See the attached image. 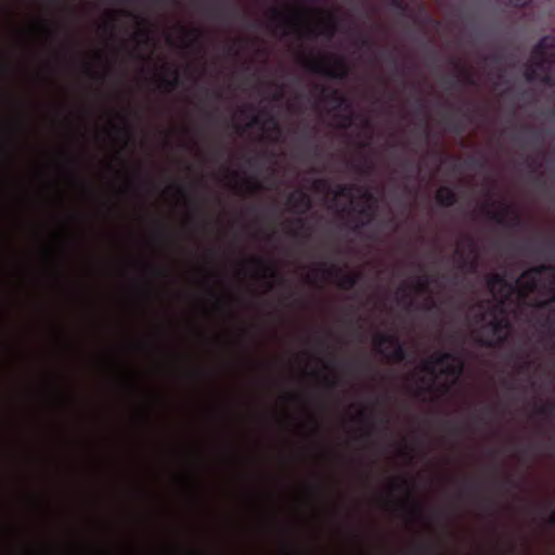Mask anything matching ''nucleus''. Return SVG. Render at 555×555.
Wrapping results in <instances>:
<instances>
[{"mask_svg":"<svg viewBox=\"0 0 555 555\" xmlns=\"http://www.w3.org/2000/svg\"><path fill=\"white\" fill-rule=\"evenodd\" d=\"M489 287L494 299L501 306H504L505 298L514 295L524 297L533 288H537L539 293L547 294V298L535 302L537 305H544L555 299V269L530 270L526 272L517 280L516 291L501 278L492 279ZM503 309L501 307V310Z\"/></svg>","mask_w":555,"mask_h":555,"instance_id":"1","label":"nucleus"},{"mask_svg":"<svg viewBox=\"0 0 555 555\" xmlns=\"http://www.w3.org/2000/svg\"><path fill=\"white\" fill-rule=\"evenodd\" d=\"M292 26L299 33L312 35H325L335 25L331 12L320 9L298 7L291 15Z\"/></svg>","mask_w":555,"mask_h":555,"instance_id":"2","label":"nucleus"},{"mask_svg":"<svg viewBox=\"0 0 555 555\" xmlns=\"http://www.w3.org/2000/svg\"><path fill=\"white\" fill-rule=\"evenodd\" d=\"M516 4L521 3L524 0H514Z\"/></svg>","mask_w":555,"mask_h":555,"instance_id":"10","label":"nucleus"},{"mask_svg":"<svg viewBox=\"0 0 555 555\" xmlns=\"http://www.w3.org/2000/svg\"><path fill=\"white\" fill-rule=\"evenodd\" d=\"M553 47V41L548 38L543 39L534 49L530 73L527 74L528 79L541 78L551 80L546 72L551 70L555 65L550 61L552 53L548 51Z\"/></svg>","mask_w":555,"mask_h":555,"instance_id":"4","label":"nucleus"},{"mask_svg":"<svg viewBox=\"0 0 555 555\" xmlns=\"http://www.w3.org/2000/svg\"><path fill=\"white\" fill-rule=\"evenodd\" d=\"M315 70L332 77H340L346 73V65L340 59H324L315 65Z\"/></svg>","mask_w":555,"mask_h":555,"instance_id":"5","label":"nucleus"},{"mask_svg":"<svg viewBox=\"0 0 555 555\" xmlns=\"http://www.w3.org/2000/svg\"><path fill=\"white\" fill-rule=\"evenodd\" d=\"M454 194L449 188L438 190L437 198L443 205H450L453 202Z\"/></svg>","mask_w":555,"mask_h":555,"instance_id":"6","label":"nucleus"},{"mask_svg":"<svg viewBox=\"0 0 555 555\" xmlns=\"http://www.w3.org/2000/svg\"><path fill=\"white\" fill-rule=\"evenodd\" d=\"M462 369V361L451 354L437 356L424 364V372L437 387L446 388L453 383Z\"/></svg>","mask_w":555,"mask_h":555,"instance_id":"3","label":"nucleus"},{"mask_svg":"<svg viewBox=\"0 0 555 555\" xmlns=\"http://www.w3.org/2000/svg\"><path fill=\"white\" fill-rule=\"evenodd\" d=\"M491 326L493 327L494 335L496 336V339H501L503 335L501 334V327H502V321H496L495 323H491Z\"/></svg>","mask_w":555,"mask_h":555,"instance_id":"7","label":"nucleus"},{"mask_svg":"<svg viewBox=\"0 0 555 555\" xmlns=\"http://www.w3.org/2000/svg\"><path fill=\"white\" fill-rule=\"evenodd\" d=\"M388 343H389V345H390L391 347H393V348H396V347H397V343H396L392 338H390Z\"/></svg>","mask_w":555,"mask_h":555,"instance_id":"9","label":"nucleus"},{"mask_svg":"<svg viewBox=\"0 0 555 555\" xmlns=\"http://www.w3.org/2000/svg\"><path fill=\"white\" fill-rule=\"evenodd\" d=\"M376 347L379 350V352L385 353L387 356H390L391 353L387 350L386 347H384L383 343L380 340L376 341Z\"/></svg>","mask_w":555,"mask_h":555,"instance_id":"8","label":"nucleus"}]
</instances>
